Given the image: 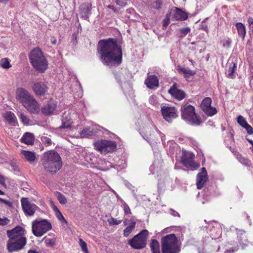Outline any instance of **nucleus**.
Instances as JSON below:
<instances>
[{
  "instance_id": "nucleus-16",
  "label": "nucleus",
  "mask_w": 253,
  "mask_h": 253,
  "mask_svg": "<svg viewBox=\"0 0 253 253\" xmlns=\"http://www.w3.org/2000/svg\"><path fill=\"white\" fill-rule=\"evenodd\" d=\"M196 180L197 188L198 189H201L203 188L204 183L208 180L207 171L205 168H202L201 171L198 173Z\"/></svg>"
},
{
  "instance_id": "nucleus-17",
  "label": "nucleus",
  "mask_w": 253,
  "mask_h": 253,
  "mask_svg": "<svg viewBox=\"0 0 253 253\" xmlns=\"http://www.w3.org/2000/svg\"><path fill=\"white\" fill-rule=\"evenodd\" d=\"M22 105L28 111H38L40 107L39 103L32 95Z\"/></svg>"
},
{
  "instance_id": "nucleus-10",
  "label": "nucleus",
  "mask_w": 253,
  "mask_h": 253,
  "mask_svg": "<svg viewBox=\"0 0 253 253\" xmlns=\"http://www.w3.org/2000/svg\"><path fill=\"white\" fill-rule=\"evenodd\" d=\"M194 158V154L184 151L181 158V162L186 168H190L192 169H196L199 167V165L195 162Z\"/></svg>"
},
{
  "instance_id": "nucleus-7",
  "label": "nucleus",
  "mask_w": 253,
  "mask_h": 253,
  "mask_svg": "<svg viewBox=\"0 0 253 253\" xmlns=\"http://www.w3.org/2000/svg\"><path fill=\"white\" fill-rule=\"evenodd\" d=\"M94 148L102 154L112 153L116 149L115 141L107 140H99L93 143Z\"/></svg>"
},
{
  "instance_id": "nucleus-5",
  "label": "nucleus",
  "mask_w": 253,
  "mask_h": 253,
  "mask_svg": "<svg viewBox=\"0 0 253 253\" xmlns=\"http://www.w3.org/2000/svg\"><path fill=\"white\" fill-rule=\"evenodd\" d=\"M51 228V223L46 219H36L32 222V232L37 237H42Z\"/></svg>"
},
{
  "instance_id": "nucleus-58",
  "label": "nucleus",
  "mask_w": 253,
  "mask_h": 253,
  "mask_svg": "<svg viewBox=\"0 0 253 253\" xmlns=\"http://www.w3.org/2000/svg\"><path fill=\"white\" fill-rule=\"evenodd\" d=\"M203 23H204V21L202 22V24L201 25L200 28L202 30H203L206 32H207L208 31V26L207 25L203 24Z\"/></svg>"
},
{
  "instance_id": "nucleus-33",
  "label": "nucleus",
  "mask_w": 253,
  "mask_h": 253,
  "mask_svg": "<svg viewBox=\"0 0 253 253\" xmlns=\"http://www.w3.org/2000/svg\"><path fill=\"white\" fill-rule=\"evenodd\" d=\"M56 103L53 100H50L42 111H54L56 107Z\"/></svg>"
},
{
  "instance_id": "nucleus-55",
  "label": "nucleus",
  "mask_w": 253,
  "mask_h": 253,
  "mask_svg": "<svg viewBox=\"0 0 253 253\" xmlns=\"http://www.w3.org/2000/svg\"><path fill=\"white\" fill-rule=\"evenodd\" d=\"M56 217L59 219V220H63L64 221H65V219L64 217V216H63L62 214L61 213V212H60V211H58V212H57L56 213Z\"/></svg>"
},
{
  "instance_id": "nucleus-47",
  "label": "nucleus",
  "mask_w": 253,
  "mask_h": 253,
  "mask_svg": "<svg viewBox=\"0 0 253 253\" xmlns=\"http://www.w3.org/2000/svg\"><path fill=\"white\" fill-rule=\"evenodd\" d=\"M162 5V1L161 0H156L152 4V6L153 8L155 9H159L161 7Z\"/></svg>"
},
{
  "instance_id": "nucleus-57",
  "label": "nucleus",
  "mask_w": 253,
  "mask_h": 253,
  "mask_svg": "<svg viewBox=\"0 0 253 253\" xmlns=\"http://www.w3.org/2000/svg\"><path fill=\"white\" fill-rule=\"evenodd\" d=\"M231 43V41L230 39H228L225 41L223 43V46L225 47H229Z\"/></svg>"
},
{
  "instance_id": "nucleus-15",
  "label": "nucleus",
  "mask_w": 253,
  "mask_h": 253,
  "mask_svg": "<svg viewBox=\"0 0 253 253\" xmlns=\"http://www.w3.org/2000/svg\"><path fill=\"white\" fill-rule=\"evenodd\" d=\"M25 230L20 226H17L16 227L10 230L6 231L7 235L9 238L19 239L21 237H25Z\"/></svg>"
},
{
  "instance_id": "nucleus-53",
  "label": "nucleus",
  "mask_w": 253,
  "mask_h": 253,
  "mask_svg": "<svg viewBox=\"0 0 253 253\" xmlns=\"http://www.w3.org/2000/svg\"><path fill=\"white\" fill-rule=\"evenodd\" d=\"M0 202L7 205L9 207H12V205H13L12 203L8 200H5V199H2V198H0Z\"/></svg>"
},
{
  "instance_id": "nucleus-64",
  "label": "nucleus",
  "mask_w": 253,
  "mask_h": 253,
  "mask_svg": "<svg viewBox=\"0 0 253 253\" xmlns=\"http://www.w3.org/2000/svg\"><path fill=\"white\" fill-rule=\"evenodd\" d=\"M27 253H39L34 250H30L28 251Z\"/></svg>"
},
{
  "instance_id": "nucleus-21",
  "label": "nucleus",
  "mask_w": 253,
  "mask_h": 253,
  "mask_svg": "<svg viewBox=\"0 0 253 253\" xmlns=\"http://www.w3.org/2000/svg\"><path fill=\"white\" fill-rule=\"evenodd\" d=\"M169 92L174 97L179 100L183 99L185 96L184 92L175 87L174 85L169 90Z\"/></svg>"
},
{
  "instance_id": "nucleus-45",
  "label": "nucleus",
  "mask_w": 253,
  "mask_h": 253,
  "mask_svg": "<svg viewBox=\"0 0 253 253\" xmlns=\"http://www.w3.org/2000/svg\"><path fill=\"white\" fill-rule=\"evenodd\" d=\"M108 221L110 225H119V224H120L122 222V220H118L114 218H111L110 219H108Z\"/></svg>"
},
{
  "instance_id": "nucleus-51",
  "label": "nucleus",
  "mask_w": 253,
  "mask_h": 253,
  "mask_svg": "<svg viewBox=\"0 0 253 253\" xmlns=\"http://www.w3.org/2000/svg\"><path fill=\"white\" fill-rule=\"evenodd\" d=\"M21 120L22 122L25 125H28L29 124V119L24 116L23 114H21Z\"/></svg>"
},
{
  "instance_id": "nucleus-49",
  "label": "nucleus",
  "mask_w": 253,
  "mask_h": 253,
  "mask_svg": "<svg viewBox=\"0 0 253 253\" xmlns=\"http://www.w3.org/2000/svg\"><path fill=\"white\" fill-rule=\"evenodd\" d=\"M123 208L124 213L125 214L131 213L130 210L129 206L125 202H124L123 204Z\"/></svg>"
},
{
  "instance_id": "nucleus-46",
  "label": "nucleus",
  "mask_w": 253,
  "mask_h": 253,
  "mask_svg": "<svg viewBox=\"0 0 253 253\" xmlns=\"http://www.w3.org/2000/svg\"><path fill=\"white\" fill-rule=\"evenodd\" d=\"M161 111H175V110L173 107H171L169 104H165L162 105Z\"/></svg>"
},
{
  "instance_id": "nucleus-39",
  "label": "nucleus",
  "mask_w": 253,
  "mask_h": 253,
  "mask_svg": "<svg viewBox=\"0 0 253 253\" xmlns=\"http://www.w3.org/2000/svg\"><path fill=\"white\" fill-rule=\"evenodd\" d=\"M237 122L243 127H245V126L248 124L245 118L242 116H239L237 117Z\"/></svg>"
},
{
  "instance_id": "nucleus-38",
  "label": "nucleus",
  "mask_w": 253,
  "mask_h": 253,
  "mask_svg": "<svg viewBox=\"0 0 253 253\" xmlns=\"http://www.w3.org/2000/svg\"><path fill=\"white\" fill-rule=\"evenodd\" d=\"M56 195L60 204H65L67 203V200L65 197L61 193L57 192Z\"/></svg>"
},
{
  "instance_id": "nucleus-3",
  "label": "nucleus",
  "mask_w": 253,
  "mask_h": 253,
  "mask_svg": "<svg viewBox=\"0 0 253 253\" xmlns=\"http://www.w3.org/2000/svg\"><path fill=\"white\" fill-rule=\"evenodd\" d=\"M30 62L34 68L41 73H43L48 67V62L41 48L36 47L29 54Z\"/></svg>"
},
{
  "instance_id": "nucleus-40",
  "label": "nucleus",
  "mask_w": 253,
  "mask_h": 253,
  "mask_svg": "<svg viewBox=\"0 0 253 253\" xmlns=\"http://www.w3.org/2000/svg\"><path fill=\"white\" fill-rule=\"evenodd\" d=\"M190 31V29L189 27L181 28L178 30V32L181 34L180 38L184 37Z\"/></svg>"
},
{
  "instance_id": "nucleus-31",
  "label": "nucleus",
  "mask_w": 253,
  "mask_h": 253,
  "mask_svg": "<svg viewBox=\"0 0 253 253\" xmlns=\"http://www.w3.org/2000/svg\"><path fill=\"white\" fill-rule=\"evenodd\" d=\"M150 248L153 253H160V244L157 240H152L150 243Z\"/></svg>"
},
{
  "instance_id": "nucleus-41",
  "label": "nucleus",
  "mask_w": 253,
  "mask_h": 253,
  "mask_svg": "<svg viewBox=\"0 0 253 253\" xmlns=\"http://www.w3.org/2000/svg\"><path fill=\"white\" fill-rule=\"evenodd\" d=\"M159 162L158 161H155L153 165L151 166L150 167V169L151 171H155V169L156 168V171L158 172L159 169H161V167L162 166V164H160V166L158 167ZM155 171H153V173H154Z\"/></svg>"
},
{
  "instance_id": "nucleus-11",
  "label": "nucleus",
  "mask_w": 253,
  "mask_h": 253,
  "mask_svg": "<svg viewBox=\"0 0 253 253\" xmlns=\"http://www.w3.org/2000/svg\"><path fill=\"white\" fill-rule=\"evenodd\" d=\"M21 203L24 213L29 216L33 215L36 211L39 209L35 204L30 202L26 198H22Z\"/></svg>"
},
{
  "instance_id": "nucleus-13",
  "label": "nucleus",
  "mask_w": 253,
  "mask_h": 253,
  "mask_svg": "<svg viewBox=\"0 0 253 253\" xmlns=\"http://www.w3.org/2000/svg\"><path fill=\"white\" fill-rule=\"evenodd\" d=\"M16 98L22 105L31 96V93L26 89L22 87H18L16 90Z\"/></svg>"
},
{
  "instance_id": "nucleus-25",
  "label": "nucleus",
  "mask_w": 253,
  "mask_h": 253,
  "mask_svg": "<svg viewBox=\"0 0 253 253\" xmlns=\"http://www.w3.org/2000/svg\"><path fill=\"white\" fill-rule=\"evenodd\" d=\"M174 18L176 20L184 21L187 19L188 15L185 12L177 7H175Z\"/></svg>"
},
{
  "instance_id": "nucleus-54",
  "label": "nucleus",
  "mask_w": 253,
  "mask_h": 253,
  "mask_svg": "<svg viewBox=\"0 0 253 253\" xmlns=\"http://www.w3.org/2000/svg\"><path fill=\"white\" fill-rule=\"evenodd\" d=\"M249 26L250 30L253 31V18L249 17L248 20Z\"/></svg>"
},
{
  "instance_id": "nucleus-23",
  "label": "nucleus",
  "mask_w": 253,
  "mask_h": 253,
  "mask_svg": "<svg viewBox=\"0 0 253 253\" xmlns=\"http://www.w3.org/2000/svg\"><path fill=\"white\" fill-rule=\"evenodd\" d=\"M21 154L22 157L29 163H33L36 160V154L34 152L22 150Z\"/></svg>"
},
{
  "instance_id": "nucleus-29",
  "label": "nucleus",
  "mask_w": 253,
  "mask_h": 253,
  "mask_svg": "<svg viewBox=\"0 0 253 253\" xmlns=\"http://www.w3.org/2000/svg\"><path fill=\"white\" fill-rule=\"evenodd\" d=\"M178 70L179 72L184 75V77L187 80L191 76H193L195 72L194 71L191 70L189 69L182 67L181 66L178 67Z\"/></svg>"
},
{
  "instance_id": "nucleus-1",
  "label": "nucleus",
  "mask_w": 253,
  "mask_h": 253,
  "mask_svg": "<svg viewBox=\"0 0 253 253\" xmlns=\"http://www.w3.org/2000/svg\"><path fill=\"white\" fill-rule=\"evenodd\" d=\"M98 52L100 60L104 64L112 66L115 64H119L122 62L121 46L116 40H100L98 44Z\"/></svg>"
},
{
  "instance_id": "nucleus-4",
  "label": "nucleus",
  "mask_w": 253,
  "mask_h": 253,
  "mask_svg": "<svg viewBox=\"0 0 253 253\" xmlns=\"http://www.w3.org/2000/svg\"><path fill=\"white\" fill-rule=\"evenodd\" d=\"M178 240L175 234H170L162 238V253H178L180 249L177 246Z\"/></svg>"
},
{
  "instance_id": "nucleus-35",
  "label": "nucleus",
  "mask_w": 253,
  "mask_h": 253,
  "mask_svg": "<svg viewBox=\"0 0 253 253\" xmlns=\"http://www.w3.org/2000/svg\"><path fill=\"white\" fill-rule=\"evenodd\" d=\"M236 67L235 64L233 63L230 65L228 70L227 76L228 78H233L234 77V73Z\"/></svg>"
},
{
  "instance_id": "nucleus-59",
  "label": "nucleus",
  "mask_w": 253,
  "mask_h": 253,
  "mask_svg": "<svg viewBox=\"0 0 253 253\" xmlns=\"http://www.w3.org/2000/svg\"><path fill=\"white\" fill-rule=\"evenodd\" d=\"M206 115L208 116L211 117L214 115L217 112H204Z\"/></svg>"
},
{
  "instance_id": "nucleus-6",
  "label": "nucleus",
  "mask_w": 253,
  "mask_h": 253,
  "mask_svg": "<svg viewBox=\"0 0 253 253\" xmlns=\"http://www.w3.org/2000/svg\"><path fill=\"white\" fill-rule=\"evenodd\" d=\"M148 231L143 230L128 241L129 245L134 249L144 248L147 244Z\"/></svg>"
},
{
  "instance_id": "nucleus-42",
  "label": "nucleus",
  "mask_w": 253,
  "mask_h": 253,
  "mask_svg": "<svg viewBox=\"0 0 253 253\" xmlns=\"http://www.w3.org/2000/svg\"><path fill=\"white\" fill-rule=\"evenodd\" d=\"M181 111H195V108L188 103H185L182 106Z\"/></svg>"
},
{
  "instance_id": "nucleus-62",
  "label": "nucleus",
  "mask_w": 253,
  "mask_h": 253,
  "mask_svg": "<svg viewBox=\"0 0 253 253\" xmlns=\"http://www.w3.org/2000/svg\"><path fill=\"white\" fill-rule=\"evenodd\" d=\"M44 139H45L44 140L45 142L46 143H47V144L50 145L51 144L52 141L50 138L45 137Z\"/></svg>"
},
{
  "instance_id": "nucleus-14",
  "label": "nucleus",
  "mask_w": 253,
  "mask_h": 253,
  "mask_svg": "<svg viewBox=\"0 0 253 253\" xmlns=\"http://www.w3.org/2000/svg\"><path fill=\"white\" fill-rule=\"evenodd\" d=\"M32 89L35 94L38 96H44L47 91L46 85L42 82H36L32 85Z\"/></svg>"
},
{
  "instance_id": "nucleus-44",
  "label": "nucleus",
  "mask_w": 253,
  "mask_h": 253,
  "mask_svg": "<svg viewBox=\"0 0 253 253\" xmlns=\"http://www.w3.org/2000/svg\"><path fill=\"white\" fill-rule=\"evenodd\" d=\"M149 103L153 106H156L158 104V99L156 95H151L149 99Z\"/></svg>"
},
{
  "instance_id": "nucleus-2",
  "label": "nucleus",
  "mask_w": 253,
  "mask_h": 253,
  "mask_svg": "<svg viewBox=\"0 0 253 253\" xmlns=\"http://www.w3.org/2000/svg\"><path fill=\"white\" fill-rule=\"evenodd\" d=\"M42 162L45 170L52 173L59 170L62 166L60 155L54 150L44 153Z\"/></svg>"
},
{
  "instance_id": "nucleus-56",
  "label": "nucleus",
  "mask_w": 253,
  "mask_h": 253,
  "mask_svg": "<svg viewBox=\"0 0 253 253\" xmlns=\"http://www.w3.org/2000/svg\"><path fill=\"white\" fill-rule=\"evenodd\" d=\"M0 184L3 186H5V177L2 175L0 174Z\"/></svg>"
},
{
  "instance_id": "nucleus-34",
  "label": "nucleus",
  "mask_w": 253,
  "mask_h": 253,
  "mask_svg": "<svg viewBox=\"0 0 253 253\" xmlns=\"http://www.w3.org/2000/svg\"><path fill=\"white\" fill-rule=\"evenodd\" d=\"M0 66L4 69H9L11 67L9 60L6 58L1 59L0 60Z\"/></svg>"
},
{
  "instance_id": "nucleus-37",
  "label": "nucleus",
  "mask_w": 253,
  "mask_h": 253,
  "mask_svg": "<svg viewBox=\"0 0 253 253\" xmlns=\"http://www.w3.org/2000/svg\"><path fill=\"white\" fill-rule=\"evenodd\" d=\"M55 238L49 239L46 237L44 238V243L47 246L53 247L55 245Z\"/></svg>"
},
{
  "instance_id": "nucleus-26",
  "label": "nucleus",
  "mask_w": 253,
  "mask_h": 253,
  "mask_svg": "<svg viewBox=\"0 0 253 253\" xmlns=\"http://www.w3.org/2000/svg\"><path fill=\"white\" fill-rule=\"evenodd\" d=\"M238 240L243 249L248 245L249 241L244 231H239L238 232Z\"/></svg>"
},
{
  "instance_id": "nucleus-48",
  "label": "nucleus",
  "mask_w": 253,
  "mask_h": 253,
  "mask_svg": "<svg viewBox=\"0 0 253 253\" xmlns=\"http://www.w3.org/2000/svg\"><path fill=\"white\" fill-rule=\"evenodd\" d=\"M10 220L8 219L7 217H0V225L5 226L8 224Z\"/></svg>"
},
{
  "instance_id": "nucleus-27",
  "label": "nucleus",
  "mask_w": 253,
  "mask_h": 253,
  "mask_svg": "<svg viewBox=\"0 0 253 253\" xmlns=\"http://www.w3.org/2000/svg\"><path fill=\"white\" fill-rule=\"evenodd\" d=\"M21 141L27 145H32L34 141V136L31 133L26 132L22 137Z\"/></svg>"
},
{
  "instance_id": "nucleus-61",
  "label": "nucleus",
  "mask_w": 253,
  "mask_h": 253,
  "mask_svg": "<svg viewBox=\"0 0 253 253\" xmlns=\"http://www.w3.org/2000/svg\"><path fill=\"white\" fill-rule=\"evenodd\" d=\"M241 163H242L244 165H247L248 164V160L245 159L244 158H242L240 160Z\"/></svg>"
},
{
  "instance_id": "nucleus-18",
  "label": "nucleus",
  "mask_w": 253,
  "mask_h": 253,
  "mask_svg": "<svg viewBox=\"0 0 253 253\" xmlns=\"http://www.w3.org/2000/svg\"><path fill=\"white\" fill-rule=\"evenodd\" d=\"M145 84L149 88L154 89L159 86V80L156 75H150V73H148Z\"/></svg>"
},
{
  "instance_id": "nucleus-8",
  "label": "nucleus",
  "mask_w": 253,
  "mask_h": 253,
  "mask_svg": "<svg viewBox=\"0 0 253 253\" xmlns=\"http://www.w3.org/2000/svg\"><path fill=\"white\" fill-rule=\"evenodd\" d=\"M27 243L26 237L19 239L9 238L7 243V249L9 252H18L23 249Z\"/></svg>"
},
{
  "instance_id": "nucleus-52",
  "label": "nucleus",
  "mask_w": 253,
  "mask_h": 253,
  "mask_svg": "<svg viewBox=\"0 0 253 253\" xmlns=\"http://www.w3.org/2000/svg\"><path fill=\"white\" fill-rule=\"evenodd\" d=\"M244 128L247 130L248 134H252L253 133V128L249 124L245 126Z\"/></svg>"
},
{
  "instance_id": "nucleus-63",
  "label": "nucleus",
  "mask_w": 253,
  "mask_h": 253,
  "mask_svg": "<svg viewBox=\"0 0 253 253\" xmlns=\"http://www.w3.org/2000/svg\"><path fill=\"white\" fill-rule=\"evenodd\" d=\"M121 78V75H119V76H116V78L118 80V83H122L123 82V81H122Z\"/></svg>"
},
{
  "instance_id": "nucleus-20",
  "label": "nucleus",
  "mask_w": 253,
  "mask_h": 253,
  "mask_svg": "<svg viewBox=\"0 0 253 253\" xmlns=\"http://www.w3.org/2000/svg\"><path fill=\"white\" fill-rule=\"evenodd\" d=\"M81 17L85 20L89 18L91 13V5L89 3H83L80 7Z\"/></svg>"
},
{
  "instance_id": "nucleus-60",
  "label": "nucleus",
  "mask_w": 253,
  "mask_h": 253,
  "mask_svg": "<svg viewBox=\"0 0 253 253\" xmlns=\"http://www.w3.org/2000/svg\"><path fill=\"white\" fill-rule=\"evenodd\" d=\"M171 214L173 215L174 216H179V214L176 211L173 210H170Z\"/></svg>"
},
{
  "instance_id": "nucleus-36",
  "label": "nucleus",
  "mask_w": 253,
  "mask_h": 253,
  "mask_svg": "<svg viewBox=\"0 0 253 253\" xmlns=\"http://www.w3.org/2000/svg\"><path fill=\"white\" fill-rule=\"evenodd\" d=\"M79 245L83 252L85 253H88L86 243L81 238L79 239Z\"/></svg>"
},
{
  "instance_id": "nucleus-43",
  "label": "nucleus",
  "mask_w": 253,
  "mask_h": 253,
  "mask_svg": "<svg viewBox=\"0 0 253 253\" xmlns=\"http://www.w3.org/2000/svg\"><path fill=\"white\" fill-rule=\"evenodd\" d=\"M10 166L14 172H17L20 171V169L15 162L11 161L10 163Z\"/></svg>"
},
{
  "instance_id": "nucleus-22",
  "label": "nucleus",
  "mask_w": 253,
  "mask_h": 253,
  "mask_svg": "<svg viewBox=\"0 0 253 253\" xmlns=\"http://www.w3.org/2000/svg\"><path fill=\"white\" fill-rule=\"evenodd\" d=\"M211 99L210 97H206L201 102L200 107L202 111H216L215 107L211 106Z\"/></svg>"
},
{
  "instance_id": "nucleus-12",
  "label": "nucleus",
  "mask_w": 253,
  "mask_h": 253,
  "mask_svg": "<svg viewBox=\"0 0 253 253\" xmlns=\"http://www.w3.org/2000/svg\"><path fill=\"white\" fill-rule=\"evenodd\" d=\"M103 128L98 125H92L87 127L84 128L80 132L82 137H88L95 135L101 129Z\"/></svg>"
},
{
  "instance_id": "nucleus-32",
  "label": "nucleus",
  "mask_w": 253,
  "mask_h": 253,
  "mask_svg": "<svg viewBox=\"0 0 253 253\" xmlns=\"http://www.w3.org/2000/svg\"><path fill=\"white\" fill-rule=\"evenodd\" d=\"M236 27L238 31V35L242 38H244L246 33L245 26L241 23H237L236 24Z\"/></svg>"
},
{
  "instance_id": "nucleus-30",
  "label": "nucleus",
  "mask_w": 253,
  "mask_h": 253,
  "mask_svg": "<svg viewBox=\"0 0 253 253\" xmlns=\"http://www.w3.org/2000/svg\"><path fill=\"white\" fill-rule=\"evenodd\" d=\"M130 221V225L126 227L124 230V236L125 237H127L135 227L136 222L132 219Z\"/></svg>"
},
{
  "instance_id": "nucleus-28",
  "label": "nucleus",
  "mask_w": 253,
  "mask_h": 253,
  "mask_svg": "<svg viewBox=\"0 0 253 253\" xmlns=\"http://www.w3.org/2000/svg\"><path fill=\"white\" fill-rule=\"evenodd\" d=\"M162 114L164 119L168 122H171L178 117L176 112H162Z\"/></svg>"
},
{
  "instance_id": "nucleus-19",
  "label": "nucleus",
  "mask_w": 253,
  "mask_h": 253,
  "mask_svg": "<svg viewBox=\"0 0 253 253\" xmlns=\"http://www.w3.org/2000/svg\"><path fill=\"white\" fill-rule=\"evenodd\" d=\"M70 115L71 113L69 112H64L62 119V125L59 127V128H68L71 127L73 121Z\"/></svg>"
},
{
  "instance_id": "nucleus-9",
  "label": "nucleus",
  "mask_w": 253,
  "mask_h": 253,
  "mask_svg": "<svg viewBox=\"0 0 253 253\" xmlns=\"http://www.w3.org/2000/svg\"><path fill=\"white\" fill-rule=\"evenodd\" d=\"M181 117L188 124L193 126H199L202 121L196 112H182Z\"/></svg>"
},
{
  "instance_id": "nucleus-24",
  "label": "nucleus",
  "mask_w": 253,
  "mask_h": 253,
  "mask_svg": "<svg viewBox=\"0 0 253 253\" xmlns=\"http://www.w3.org/2000/svg\"><path fill=\"white\" fill-rule=\"evenodd\" d=\"M3 117L8 123L13 126H15L17 123V119L15 116L11 112H6L3 114Z\"/></svg>"
},
{
  "instance_id": "nucleus-50",
  "label": "nucleus",
  "mask_w": 253,
  "mask_h": 253,
  "mask_svg": "<svg viewBox=\"0 0 253 253\" xmlns=\"http://www.w3.org/2000/svg\"><path fill=\"white\" fill-rule=\"evenodd\" d=\"M170 21V16L169 14H167L165 19L163 20V26L164 27H166L168 26Z\"/></svg>"
}]
</instances>
